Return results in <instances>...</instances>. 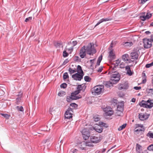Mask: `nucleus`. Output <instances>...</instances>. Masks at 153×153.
Segmentation results:
<instances>
[{"label":"nucleus","mask_w":153,"mask_h":153,"mask_svg":"<svg viewBox=\"0 0 153 153\" xmlns=\"http://www.w3.org/2000/svg\"><path fill=\"white\" fill-rule=\"evenodd\" d=\"M146 91L148 94L153 95V89H146Z\"/></svg>","instance_id":"nucleus-35"},{"label":"nucleus","mask_w":153,"mask_h":153,"mask_svg":"<svg viewBox=\"0 0 153 153\" xmlns=\"http://www.w3.org/2000/svg\"><path fill=\"white\" fill-rule=\"evenodd\" d=\"M103 111L105 112V115L106 116H111L114 114V111L110 108H104Z\"/></svg>","instance_id":"nucleus-9"},{"label":"nucleus","mask_w":153,"mask_h":153,"mask_svg":"<svg viewBox=\"0 0 153 153\" xmlns=\"http://www.w3.org/2000/svg\"><path fill=\"white\" fill-rule=\"evenodd\" d=\"M153 66V62H152L151 63L147 64L146 65L145 67L146 68H149Z\"/></svg>","instance_id":"nucleus-43"},{"label":"nucleus","mask_w":153,"mask_h":153,"mask_svg":"<svg viewBox=\"0 0 153 153\" xmlns=\"http://www.w3.org/2000/svg\"><path fill=\"white\" fill-rule=\"evenodd\" d=\"M76 71L78 72V73L84 74L83 72L82 69V68L81 66L79 65H78L77 66Z\"/></svg>","instance_id":"nucleus-27"},{"label":"nucleus","mask_w":153,"mask_h":153,"mask_svg":"<svg viewBox=\"0 0 153 153\" xmlns=\"http://www.w3.org/2000/svg\"><path fill=\"white\" fill-rule=\"evenodd\" d=\"M142 147L140 145L137 144L136 147V151L137 153H146V151H144L143 152L142 150L141 149Z\"/></svg>","instance_id":"nucleus-20"},{"label":"nucleus","mask_w":153,"mask_h":153,"mask_svg":"<svg viewBox=\"0 0 153 153\" xmlns=\"http://www.w3.org/2000/svg\"><path fill=\"white\" fill-rule=\"evenodd\" d=\"M96 52V49L92 47L91 43H90L86 46H84L80 49L79 55L81 58H83L86 56V53L89 55H93Z\"/></svg>","instance_id":"nucleus-1"},{"label":"nucleus","mask_w":153,"mask_h":153,"mask_svg":"<svg viewBox=\"0 0 153 153\" xmlns=\"http://www.w3.org/2000/svg\"><path fill=\"white\" fill-rule=\"evenodd\" d=\"M138 55L137 51H134L131 53V59L134 60H136L138 59Z\"/></svg>","instance_id":"nucleus-14"},{"label":"nucleus","mask_w":153,"mask_h":153,"mask_svg":"<svg viewBox=\"0 0 153 153\" xmlns=\"http://www.w3.org/2000/svg\"><path fill=\"white\" fill-rule=\"evenodd\" d=\"M94 59H91V60H90V62H91V63H92V62H94Z\"/></svg>","instance_id":"nucleus-64"},{"label":"nucleus","mask_w":153,"mask_h":153,"mask_svg":"<svg viewBox=\"0 0 153 153\" xmlns=\"http://www.w3.org/2000/svg\"><path fill=\"white\" fill-rule=\"evenodd\" d=\"M16 108L17 110L18 111H20L22 112L24 111V109L22 106H17Z\"/></svg>","instance_id":"nucleus-32"},{"label":"nucleus","mask_w":153,"mask_h":153,"mask_svg":"<svg viewBox=\"0 0 153 153\" xmlns=\"http://www.w3.org/2000/svg\"><path fill=\"white\" fill-rule=\"evenodd\" d=\"M135 101L136 99L134 98H133L131 100L132 102H135Z\"/></svg>","instance_id":"nucleus-58"},{"label":"nucleus","mask_w":153,"mask_h":153,"mask_svg":"<svg viewBox=\"0 0 153 153\" xmlns=\"http://www.w3.org/2000/svg\"><path fill=\"white\" fill-rule=\"evenodd\" d=\"M66 100L68 102H71V101L73 100H72V98H71V97L70 96H68L67 97Z\"/></svg>","instance_id":"nucleus-45"},{"label":"nucleus","mask_w":153,"mask_h":153,"mask_svg":"<svg viewBox=\"0 0 153 153\" xmlns=\"http://www.w3.org/2000/svg\"><path fill=\"white\" fill-rule=\"evenodd\" d=\"M1 114L2 116L6 118H8L10 117L9 115L7 114Z\"/></svg>","instance_id":"nucleus-46"},{"label":"nucleus","mask_w":153,"mask_h":153,"mask_svg":"<svg viewBox=\"0 0 153 153\" xmlns=\"http://www.w3.org/2000/svg\"><path fill=\"white\" fill-rule=\"evenodd\" d=\"M94 120L95 122H97L100 120V118L98 117H94Z\"/></svg>","instance_id":"nucleus-47"},{"label":"nucleus","mask_w":153,"mask_h":153,"mask_svg":"<svg viewBox=\"0 0 153 153\" xmlns=\"http://www.w3.org/2000/svg\"><path fill=\"white\" fill-rule=\"evenodd\" d=\"M68 55V53L66 51H64L63 52V56L64 57H67Z\"/></svg>","instance_id":"nucleus-50"},{"label":"nucleus","mask_w":153,"mask_h":153,"mask_svg":"<svg viewBox=\"0 0 153 153\" xmlns=\"http://www.w3.org/2000/svg\"><path fill=\"white\" fill-rule=\"evenodd\" d=\"M145 33L147 34H148L150 33V32L149 31H146Z\"/></svg>","instance_id":"nucleus-62"},{"label":"nucleus","mask_w":153,"mask_h":153,"mask_svg":"<svg viewBox=\"0 0 153 153\" xmlns=\"http://www.w3.org/2000/svg\"><path fill=\"white\" fill-rule=\"evenodd\" d=\"M120 75H118L116 76H111L110 82L111 84H115L117 83L120 79Z\"/></svg>","instance_id":"nucleus-4"},{"label":"nucleus","mask_w":153,"mask_h":153,"mask_svg":"<svg viewBox=\"0 0 153 153\" xmlns=\"http://www.w3.org/2000/svg\"><path fill=\"white\" fill-rule=\"evenodd\" d=\"M86 86L85 85L82 84L81 85H79L78 86L77 88V89L80 92V91H84L86 88Z\"/></svg>","instance_id":"nucleus-16"},{"label":"nucleus","mask_w":153,"mask_h":153,"mask_svg":"<svg viewBox=\"0 0 153 153\" xmlns=\"http://www.w3.org/2000/svg\"><path fill=\"white\" fill-rule=\"evenodd\" d=\"M108 74H111V76H116L118 75H120V74L117 72H111V71H109Z\"/></svg>","instance_id":"nucleus-28"},{"label":"nucleus","mask_w":153,"mask_h":153,"mask_svg":"<svg viewBox=\"0 0 153 153\" xmlns=\"http://www.w3.org/2000/svg\"><path fill=\"white\" fill-rule=\"evenodd\" d=\"M82 143H81V145H79V148H80V149H81V148H80V147H83V146H83L82 145Z\"/></svg>","instance_id":"nucleus-59"},{"label":"nucleus","mask_w":153,"mask_h":153,"mask_svg":"<svg viewBox=\"0 0 153 153\" xmlns=\"http://www.w3.org/2000/svg\"><path fill=\"white\" fill-rule=\"evenodd\" d=\"M65 92L63 91H60L58 93V95L59 96L62 97L65 95Z\"/></svg>","instance_id":"nucleus-36"},{"label":"nucleus","mask_w":153,"mask_h":153,"mask_svg":"<svg viewBox=\"0 0 153 153\" xmlns=\"http://www.w3.org/2000/svg\"><path fill=\"white\" fill-rule=\"evenodd\" d=\"M139 117L140 120H144L148 118L149 116L146 114L140 113L139 114Z\"/></svg>","instance_id":"nucleus-12"},{"label":"nucleus","mask_w":153,"mask_h":153,"mask_svg":"<svg viewBox=\"0 0 153 153\" xmlns=\"http://www.w3.org/2000/svg\"><path fill=\"white\" fill-rule=\"evenodd\" d=\"M102 55H101L99 57V58L98 59L97 62V65H100V63L101 61L102 60Z\"/></svg>","instance_id":"nucleus-30"},{"label":"nucleus","mask_w":153,"mask_h":153,"mask_svg":"<svg viewBox=\"0 0 153 153\" xmlns=\"http://www.w3.org/2000/svg\"><path fill=\"white\" fill-rule=\"evenodd\" d=\"M120 62L121 60L120 59H118V60H116L114 63V67L116 68L117 66H118V65Z\"/></svg>","instance_id":"nucleus-29"},{"label":"nucleus","mask_w":153,"mask_h":153,"mask_svg":"<svg viewBox=\"0 0 153 153\" xmlns=\"http://www.w3.org/2000/svg\"><path fill=\"white\" fill-rule=\"evenodd\" d=\"M134 88L136 90H139L141 89V87H140L135 86L134 87Z\"/></svg>","instance_id":"nucleus-54"},{"label":"nucleus","mask_w":153,"mask_h":153,"mask_svg":"<svg viewBox=\"0 0 153 153\" xmlns=\"http://www.w3.org/2000/svg\"><path fill=\"white\" fill-rule=\"evenodd\" d=\"M146 82V79H145L143 80L142 82L143 83H145Z\"/></svg>","instance_id":"nucleus-60"},{"label":"nucleus","mask_w":153,"mask_h":153,"mask_svg":"<svg viewBox=\"0 0 153 153\" xmlns=\"http://www.w3.org/2000/svg\"><path fill=\"white\" fill-rule=\"evenodd\" d=\"M112 19L111 18H105V19H102L99 20L98 22L95 25V27H96L98 25H99L101 23L104 22H106L108 21L111 20Z\"/></svg>","instance_id":"nucleus-18"},{"label":"nucleus","mask_w":153,"mask_h":153,"mask_svg":"<svg viewBox=\"0 0 153 153\" xmlns=\"http://www.w3.org/2000/svg\"><path fill=\"white\" fill-rule=\"evenodd\" d=\"M77 42L76 41H74L72 42V44L74 46H75L77 45Z\"/></svg>","instance_id":"nucleus-56"},{"label":"nucleus","mask_w":153,"mask_h":153,"mask_svg":"<svg viewBox=\"0 0 153 153\" xmlns=\"http://www.w3.org/2000/svg\"><path fill=\"white\" fill-rule=\"evenodd\" d=\"M76 95L74 94H71V97L73 100H78L82 97L80 95H79V96H76Z\"/></svg>","instance_id":"nucleus-24"},{"label":"nucleus","mask_w":153,"mask_h":153,"mask_svg":"<svg viewBox=\"0 0 153 153\" xmlns=\"http://www.w3.org/2000/svg\"><path fill=\"white\" fill-rule=\"evenodd\" d=\"M115 68V67H114L112 68H111L110 70H109V71H110L111 70V72H116V71H115V68Z\"/></svg>","instance_id":"nucleus-53"},{"label":"nucleus","mask_w":153,"mask_h":153,"mask_svg":"<svg viewBox=\"0 0 153 153\" xmlns=\"http://www.w3.org/2000/svg\"><path fill=\"white\" fill-rule=\"evenodd\" d=\"M151 39L153 42V34L151 36Z\"/></svg>","instance_id":"nucleus-61"},{"label":"nucleus","mask_w":153,"mask_h":153,"mask_svg":"<svg viewBox=\"0 0 153 153\" xmlns=\"http://www.w3.org/2000/svg\"><path fill=\"white\" fill-rule=\"evenodd\" d=\"M126 70L127 71V74L129 76H131L132 74V72L131 71L130 67L129 66H127L126 67Z\"/></svg>","instance_id":"nucleus-23"},{"label":"nucleus","mask_w":153,"mask_h":153,"mask_svg":"<svg viewBox=\"0 0 153 153\" xmlns=\"http://www.w3.org/2000/svg\"><path fill=\"white\" fill-rule=\"evenodd\" d=\"M113 43L112 42L110 45V47L109 48L110 50L111 49V48L113 47Z\"/></svg>","instance_id":"nucleus-57"},{"label":"nucleus","mask_w":153,"mask_h":153,"mask_svg":"<svg viewBox=\"0 0 153 153\" xmlns=\"http://www.w3.org/2000/svg\"><path fill=\"white\" fill-rule=\"evenodd\" d=\"M83 137L85 140L88 139L90 136V132L87 129L84 128L82 131Z\"/></svg>","instance_id":"nucleus-7"},{"label":"nucleus","mask_w":153,"mask_h":153,"mask_svg":"<svg viewBox=\"0 0 153 153\" xmlns=\"http://www.w3.org/2000/svg\"><path fill=\"white\" fill-rule=\"evenodd\" d=\"M125 67V64L124 62H122L120 65V67L121 68H123Z\"/></svg>","instance_id":"nucleus-49"},{"label":"nucleus","mask_w":153,"mask_h":153,"mask_svg":"<svg viewBox=\"0 0 153 153\" xmlns=\"http://www.w3.org/2000/svg\"><path fill=\"white\" fill-rule=\"evenodd\" d=\"M73 110L70 108H69L66 111L65 114V118L67 119H70L72 117Z\"/></svg>","instance_id":"nucleus-8"},{"label":"nucleus","mask_w":153,"mask_h":153,"mask_svg":"<svg viewBox=\"0 0 153 153\" xmlns=\"http://www.w3.org/2000/svg\"><path fill=\"white\" fill-rule=\"evenodd\" d=\"M32 19V17H29L28 18H27L25 20V22H27L30 20H31Z\"/></svg>","instance_id":"nucleus-48"},{"label":"nucleus","mask_w":153,"mask_h":153,"mask_svg":"<svg viewBox=\"0 0 153 153\" xmlns=\"http://www.w3.org/2000/svg\"><path fill=\"white\" fill-rule=\"evenodd\" d=\"M68 71L71 74H72L76 72V69H73L71 68H69Z\"/></svg>","instance_id":"nucleus-33"},{"label":"nucleus","mask_w":153,"mask_h":153,"mask_svg":"<svg viewBox=\"0 0 153 153\" xmlns=\"http://www.w3.org/2000/svg\"><path fill=\"white\" fill-rule=\"evenodd\" d=\"M138 127H137V128H136L134 131V133L136 135H140L142 134L144 131V128L143 126H140L139 125H138Z\"/></svg>","instance_id":"nucleus-6"},{"label":"nucleus","mask_w":153,"mask_h":153,"mask_svg":"<svg viewBox=\"0 0 153 153\" xmlns=\"http://www.w3.org/2000/svg\"><path fill=\"white\" fill-rule=\"evenodd\" d=\"M84 80L86 82H90L91 79L88 76H85L84 77Z\"/></svg>","instance_id":"nucleus-37"},{"label":"nucleus","mask_w":153,"mask_h":153,"mask_svg":"<svg viewBox=\"0 0 153 153\" xmlns=\"http://www.w3.org/2000/svg\"><path fill=\"white\" fill-rule=\"evenodd\" d=\"M67 85L66 83H64L61 85L60 87L61 88H65L67 87Z\"/></svg>","instance_id":"nucleus-42"},{"label":"nucleus","mask_w":153,"mask_h":153,"mask_svg":"<svg viewBox=\"0 0 153 153\" xmlns=\"http://www.w3.org/2000/svg\"><path fill=\"white\" fill-rule=\"evenodd\" d=\"M139 104L141 106L149 108H151L153 107V102H151L150 99L147 101L142 100Z\"/></svg>","instance_id":"nucleus-3"},{"label":"nucleus","mask_w":153,"mask_h":153,"mask_svg":"<svg viewBox=\"0 0 153 153\" xmlns=\"http://www.w3.org/2000/svg\"><path fill=\"white\" fill-rule=\"evenodd\" d=\"M82 145L83 146V147H80L81 149L82 150H83L85 149V148L86 147V146H92V145L91 143H90V142H83V143Z\"/></svg>","instance_id":"nucleus-21"},{"label":"nucleus","mask_w":153,"mask_h":153,"mask_svg":"<svg viewBox=\"0 0 153 153\" xmlns=\"http://www.w3.org/2000/svg\"><path fill=\"white\" fill-rule=\"evenodd\" d=\"M90 140L93 143H97L100 142V139L99 137L92 136L90 137Z\"/></svg>","instance_id":"nucleus-11"},{"label":"nucleus","mask_w":153,"mask_h":153,"mask_svg":"<svg viewBox=\"0 0 153 153\" xmlns=\"http://www.w3.org/2000/svg\"><path fill=\"white\" fill-rule=\"evenodd\" d=\"M94 129L98 133H101L102 131V127L99 126H95L94 127Z\"/></svg>","instance_id":"nucleus-22"},{"label":"nucleus","mask_w":153,"mask_h":153,"mask_svg":"<svg viewBox=\"0 0 153 153\" xmlns=\"http://www.w3.org/2000/svg\"><path fill=\"white\" fill-rule=\"evenodd\" d=\"M102 70V67H100L99 68L98 70H97V72H100Z\"/></svg>","instance_id":"nucleus-55"},{"label":"nucleus","mask_w":153,"mask_h":153,"mask_svg":"<svg viewBox=\"0 0 153 153\" xmlns=\"http://www.w3.org/2000/svg\"><path fill=\"white\" fill-rule=\"evenodd\" d=\"M128 86L127 84H123L120 85L118 87L119 89L120 90H126L128 88Z\"/></svg>","instance_id":"nucleus-19"},{"label":"nucleus","mask_w":153,"mask_h":153,"mask_svg":"<svg viewBox=\"0 0 153 153\" xmlns=\"http://www.w3.org/2000/svg\"><path fill=\"white\" fill-rule=\"evenodd\" d=\"M150 26L153 27V22H152L150 24Z\"/></svg>","instance_id":"nucleus-63"},{"label":"nucleus","mask_w":153,"mask_h":153,"mask_svg":"<svg viewBox=\"0 0 153 153\" xmlns=\"http://www.w3.org/2000/svg\"><path fill=\"white\" fill-rule=\"evenodd\" d=\"M70 106L74 108H76L77 107V105L74 103H71Z\"/></svg>","instance_id":"nucleus-44"},{"label":"nucleus","mask_w":153,"mask_h":153,"mask_svg":"<svg viewBox=\"0 0 153 153\" xmlns=\"http://www.w3.org/2000/svg\"><path fill=\"white\" fill-rule=\"evenodd\" d=\"M124 103L123 102L119 103L117 105V110L118 111L122 112L123 110Z\"/></svg>","instance_id":"nucleus-17"},{"label":"nucleus","mask_w":153,"mask_h":153,"mask_svg":"<svg viewBox=\"0 0 153 153\" xmlns=\"http://www.w3.org/2000/svg\"><path fill=\"white\" fill-rule=\"evenodd\" d=\"M76 95L74 94H71V97L73 100H78L82 97L80 95H79V96H76Z\"/></svg>","instance_id":"nucleus-25"},{"label":"nucleus","mask_w":153,"mask_h":153,"mask_svg":"<svg viewBox=\"0 0 153 153\" xmlns=\"http://www.w3.org/2000/svg\"><path fill=\"white\" fill-rule=\"evenodd\" d=\"M112 84H111L110 82V80L107 82H106L105 85L107 88L110 87L111 86L110 85H112Z\"/></svg>","instance_id":"nucleus-39"},{"label":"nucleus","mask_w":153,"mask_h":153,"mask_svg":"<svg viewBox=\"0 0 153 153\" xmlns=\"http://www.w3.org/2000/svg\"><path fill=\"white\" fill-rule=\"evenodd\" d=\"M104 90V86L102 85H97L93 88L92 93L95 95H98Z\"/></svg>","instance_id":"nucleus-2"},{"label":"nucleus","mask_w":153,"mask_h":153,"mask_svg":"<svg viewBox=\"0 0 153 153\" xmlns=\"http://www.w3.org/2000/svg\"><path fill=\"white\" fill-rule=\"evenodd\" d=\"M152 16V14L147 13L146 16H140V19L141 20L143 21H145L147 19H149Z\"/></svg>","instance_id":"nucleus-13"},{"label":"nucleus","mask_w":153,"mask_h":153,"mask_svg":"<svg viewBox=\"0 0 153 153\" xmlns=\"http://www.w3.org/2000/svg\"><path fill=\"white\" fill-rule=\"evenodd\" d=\"M83 75L84 74L77 73L72 75V77L75 80L80 81L82 79Z\"/></svg>","instance_id":"nucleus-10"},{"label":"nucleus","mask_w":153,"mask_h":153,"mask_svg":"<svg viewBox=\"0 0 153 153\" xmlns=\"http://www.w3.org/2000/svg\"><path fill=\"white\" fill-rule=\"evenodd\" d=\"M69 76L68 75L67 73L65 72V73L63 75V79H65L67 78H68Z\"/></svg>","instance_id":"nucleus-40"},{"label":"nucleus","mask_w":153,"mask_h":153,"mask_svg":"<svg viewBox=\"0 0 153 153\" xmlns=\"http://www.w3.org/2000/svg\"><path fill=\"white\" fill-rule=\"evenodd\" d=\"M126 124H124L123 125H122L121 126H120L118 128V130L119 131H121L125 128V127H126Z\"/></svg>","instance_id":"nucleus-34"},{"label":"nucleus","mask_w":153,"mask_h":153,"mask_svg":"<svg viewBox=\"0 0 153 153\" xmlns=\"http://www.w3.org/2000/svg\"><path fill=\"white\" fill-rule=\"evenodd\" d=\"M122 59L124 61H127L129 60L128 55L127 54H125L122 56Z\"/></svg>","instance_id":"nucleus-26"},{"label":"nucleus","mask_w":153,"mask_h":153,"mask_svg":"<svg viewBox=\"0 0 153 153\" xmlns=\"http://www.w3.org/2000/svg\"><path fill=\"white\" fill-rule=\"evenodd\" d=\"M126 45L129 46H131V45H133V43L132 42H126Z\"/></svg>","instance_id":"nucleus-52"},{"label":"nucleus","mask_w":153,"mask_h":153,"mask_svg":"<svg viewBox=\"0 0 153 153\" xmlns=\"http://www.w3.org/2000/svg\"><path fill=\"white\" fill-rule=\"evenodd\" d=\"M143 46L145 48H150L152 45L151 40L147 38H145L143 39Z\"/></svg>","instance_id":"nucleus-5"},{"label":"nucleus","mask_w":153,"mask_h":153,"mask_svg":"<svg viewBox=\"0 0 153 153\" xmlns=\"http://www.w3.org/2000/svg\"><path fill=\"white\" fill-rule=\"evenodd\" d=\"M147 149L149 151H153V143L148 147Z\"/></svg>","instance_id":"nucleus-41"},{"label":"nucleus","mask_w":153,"mask_h":153,"mask_svg":"<svg viewBox=\"0 0 153 153\" xmlns=\"http://www.w3.org/2000/svg\"><path fill=\"white\" fill-rule=\"evenodd\" d=\"M79 92L77 89L76 91H75L74 92L72 93L71 94H73L74 95H77L79 93Z\"/></svg>","instance_id":"nucleus-51"},{"label":"nucleus","mask_w":153,"mask_h":153,"mask_svg":"<svg viewBox=\"0 0 153 153\" xmlns=\"http://www.w3.org/2000/svg\"><path fill=\"white\" fill-rule=\"evenodd\" d=\"M62 45V44L59 42H55L54 43V45L56 48L60 47Z\"/></svg>","instance_id":"nucleus-38"},{"label":"nucleus","mask_w":153,"mask_h":153,"mask_svg":"<svg viewBox=\"0 0 153 153\" xmlns=\"http://www.w3.org/2000/svg\"><path fill=\"white\" fill-rule=\"evenodd\" d=\"M115 58V54L113 52V50H111L109 52V55L108 57L109 60L111 61L114 59Z\"/></svg>","instance_id":"nucleus-15"},{"label":"nucleus","mask_w":153,"mask_h":153,"mask_svg":"<svg viewBox=\"0 0 153 153\" xmlns=\"http://www.w3.org/2000/svg\"><path fill=\"white\" fill-rule=\"evenodd\" d=\"M147 136L149 137L150 138L153 139V133L151 131H149L148 133L147 134Z\"/></svg>","instance_id":"nucleus-31"}]
</instances>
